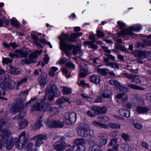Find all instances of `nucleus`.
<instances>
[{"label": "nucleus", "mask_w": 151, "mask_h": 151, "mask_svg": "<svg viewBox=\"0 0 151 151\" xmlns=\"http://www.w3.org/2000/svg\"><path fill=\"white\" fill-rule=\"evenodd\" d=\"M27 78H23L21 79L17 83V86H20L22 83H24L27 82Z\"/></svg>", "instance_id": "0e129e2a"}, {"label": "nucleus", "mask_w": 151, "mask_h": 151, "mask_svg": "<svg viewBox=\"0 0 151 151\" xmlns=\"http://www.w3.org/2000/svg\"><path fill=\"white\" fill-rule=\"evenodd\" d=\"M121 145L122 148H123L125 150L127 151H133V150L132 148L127 145L123 144Z\"/></svg>", "instance_id": "ea45409f"}, {"label": "nucleus", "mask_w": 151, "mask_h": 151, "mask_svg": "<svg viewBox=\"0 0 151 151\" xmlns=\"http://www.w3.org/2000/svg\"><path fill=\"white\" fill-rule=\"evenodd\" d=\"M10 22L13 26H15L17 28L19 27V24L18 21L15 18H12L10 20Z\"/></svg>", "instance_id": "4c0bfd02"}, {"label": "nucleus", "mask_w": 151, "mask_h": 151, "mask_svg": "<svg viewBox=\"0 0 151 151\" xmlns=\"http://www.w3.org/2000/svg\"><path fill=\"white\" fill-rule=\"evenodd\" d=\"M24 101L21 99H19L17 101L15 105V108L17 111H19L27 107V104H29L32 102V100H29L28 102L26 103V104L24 103Z\"/></svg>", "instance_id": "9b49d317"}, {"label": "nucleus", "mask_w": 151, "mask_h": 151, "mask_svg": "<svg viewBox=\"0 0 151 151\" xmlns=\"http://www.w3.org/2000/svg\"><path fill=\"white\" fill-rule=\"evenodd\" d=\"M94 134V132L93 130H89L88 129L87 127V130L86 132V135L85 137L87 136H91L93 135Z\"/></svg>", "instance_id": "864d4df0"}, {"label": "nucleus", "mask_w": 151, "mask_h": 151, "mask_svg": "<svg viewBox=\"0 0 151 151\" xmlns=\"http://www.w3.org/2000/svg\"><path fill=\"white\" fill-rule=\"evenodd\" d=\"M9 46L13 49H15L19 47V45L18 43H16L15 42H10L9 43Z\"/></svg>", "instance_id": "bf43d9fd"}, {"label": "nucleus", "mask_w": 151, "mask_h": 151, "mask_svg": "<svg viewBox=\"0 0 151 151\" xmlns=\"http://www.w3.org/2000/svg\"><path fill=\"white\" fill-rule=\"evenodd\" d=\"M63 89L62 90L64 94L68 95L71 93V89L67 87L62 86L61 87Z\"/></svg>", "instance_id": "f704fd0d"}, {"label": "nucleus", "mask_w": 151, "mask_h": 151, "mask_svg": "<svg viewBox=\"0 0 151 151\" xmlns=\"http://www.w3.org/2000/svg\"><path fill=\"white\" fill-rule=\"evenodd\" d=\"M111 93V91L107 90L103 91L102 96L104 98H108L110 97Z\"/></svg>", "instance_id": "72a5a7b5"}, {"label": "nucleus", "mask_w": 151, "mask_h": 151, "mask_svg": "<svg viewBox=\"0 0 151 151\" xmlns=\"http://www.w3.org/2000/svg\"><path fill=\"white\" fill-rule=\"evenodd\" d=\"M15 138H14L12 139L10 138V139L9 140L6 141V140H5V144H6V147L7 150H11L14 146V144L15 143L16 145V141H14L13 139Z\"/></svg>", "instance_id": "a211bd4d"}, {"label": "nucleus", "mask_w": 151, "mask_h": 151, "mask_svg": "<svg viewBox=\"0 0 151 151\" xmlns=\"http://www.w3.org/2000/svg\"><path fill=\"white\" fill-rule=\"evenodd\" d=\"M49 87H46L45 88V96L49 100L51 101L53 100L54 96H60V92L53 81H51Z\"/></svg>", "instance_id": "7ed1b4c3"}, {"label": "nucleus", "mask_w": 151, "mask_h": 151, "mask_svg": "<svg viewBox=\"0 0 151 151\" xmlns=\"http://www.w3.org/2000/svg\"><path fill=\"white\" fill-rule=\"evenodd\" d=\"M120 91H123L124 92H128V88L124 86L120 85H119L118 87Z\"/></svg>", "instance_id": "603ef678"}, {"label": "nucleus", "mask_w": 151, "mask_h": 151, "mask_svg": "<svg viewBox=\"0 0 151 151\" xmlns=\"http://www.w3.org/2000/svg\"><path fill=\"white\" fill-rule=\"evenodd\" d=\"M90 81L97 84L100 83V77L96 75H94L90 76Z\"/></svg>", "instance_id": "5701e85b"}, {"label": "nucleus", "mask_w": 151, "mask_h": 151, "mask_svg": "<svg viewBox=\"0 0 151 151\" xmlns=\"http://www.w3.org/2000/svg\"><path fill=\"white\" fill-rule=\"evenodd\" d=\"M123 77L131 80V82H134L136 84L140 83L142 82L141 80L139 77L136 75L126 73L123 74Z\"/></svg>", "instance_id": "9d476101"}, {"label": "nucleus", "mask_w": 151, "mask_h": 151, "mask_svg": "<svg viewBox=\"0 0 151 151\" xmlns=\"http://www.w3.org/2000/svg\"><path fill=\"white\" fill-rule=\"evenodd\" d=\"M106 65L108 66H110L114 68L118 69L119 68V64L115 62L107 63L106 64Z\"/></svg>", "instance_id": "79ce46f5"}, {"label": "nucleus", "mask_w": 151, "mask_h": 151, "mask_svg": "<svg viewBox=\"0 0 151 151\" xmlns=\"http://www.w3.org/2000/svg\"><path fill=\"white\" fill-rule=\"evenodd\" d=\"M82 34V33L81 32L74 33L71 34V37H72V38L75 39V38L81 36Z\"/></svg>", "instance_id": "680f3d73"}, {"label": "nucleus", "mask_w": 151, "mask_h": 151, "mask_svg": "<svg viewBox=\"0 0 151 151\" xmlns=\"http://www.w3.org/2000/svg\"><path fill=\"white\" fill-rule=\"evenodd\" d=\"M61 137H56L52 142L54 148L57 151H63L65 149L66 144L62 141Z\"/></svg>", "instance_id": "39448f33"}, {"label": "nucleus", "mask_w": 151, "mask_h": 151, "mask_svg": "<svg viewBox=\"0 0 151 151\" xmlns=\"http://www.w3.org/2000/svg\"><path fill=\"white\" fill-rule=\"evenodd\" d=\"M87 130V126L84 124H82L79 126L77 130L78 135L82 137H85L86 132Z\"/></svg>", "instance_id": "2eb2a0df"}, {"label": "nucleus", "mask_w": 151, "mask_h": 151, "mask_svg": "<svg viewBox=\"0 0 151 151\" xmlns=\"http://www.w3.org/2000/svg\"><path fill=\"white\" fill-rule=\"evenodd\" d=\"M97 35L99 37H103L104 36V34L99 30H98L97 32Z\"/></svg>", "instance_id": "338daca9"}, {"label": "nucleus", "mask_w": 151, "mask_h": 151, "mask_svg": "<svg viewBox=\"0 0 151 151\" xmlns=\"http://www.w3.org/2000/svg\"><path fill=\"white\" fill-rule=\"evenodd\" d=\"M65 102H67L69 103H70L69 101V99H68L65 97H62L61 98H59L56 101V102L58 104H61Z\"/></svg>", "instance_id": "473e14b6"}, {"label": "nucleus", "mask_w": 151, "mask_h": 151, "mask_svg": "<svg viewBox=\"0 0 151 151\" xmlns=\"http://www.w3.org/2000/svg\"><path fill=\"white\" fill-rule=\"evenodd\" d=\"M117 139L116 138L112 139L109 144V146H112L113 145H114L116 143Z\"/></svg>", "instance_id": "69168bd1"}, {"label": "nucleus", "mask_w": 151, "mask_h": 151, "mask_svg": "<svg viewBox=\"0 0 151 151\" xmlns=\"http://www.w3.org/2000/svg\"><path fill=\"white\" fill-rule=\"evenodd\" d=\"M115 49H119L120 50L124 51L126 52L127 51V49H126L124 46L121 45H120L116 43L115 44Z\"/></svg>", "instance_id": "a19ab883"}, {"label": "nucleus", "mask_w": 151, "mask_h": 151, "mask_svg": "<svg viewBox=\"0 0 151 151\" xmlns=\"http://www.w3.org/2000/svg\"><path fill=\"white\" fill-rule=\"evenodd\" d=\"M100 147L98 145H96L92 147V149H94V151H102L100 150Z\"/></svg>", "instance_id": "774afa93"}, {"label": "nucleus", "mask_w": 151, "mask_h": 151, "mask_svg": "<svg viewBox=\"0 0 151 151\" xmlns=\"http://www.w3.org/2000/svg\"><path fill=\"white\" fill-rule=\"evenodd\" d=\"M47 135L45 134H40L31 138L32 140H36L35 145L36 147H39L44 142V141L47 139Z\"/></svg>", "instance_id": "6e6552de"}, {"label": "nucleus", "mask_w": 151, "mask_h": 151, "mask_svg": "<svg viewBox=\"0 0 151 151\" xmlns=\"http://www.w3.org/2000/svg\"><path fill=\"white\" fill-rule=\"evenodd\" d=\"M96 72L99 74L104 76H106L108 72H109V70L107 68H97L96 69Z\"/></svg>", "instance_id": "cd10ccee"}, {"label": "nucleus", "mask_w": 151, "mask_h": 151, "mask_svg": "<svg viewBox=\"0 0 151 151\" xmlns=\"http://www.w3.org/2000/svg\"><path fill=\"white\" fill-rule=\"evenodd\" d=\"M14 87L11 82L0 81V90L4 91L12 89Z\"/></svg>", "instance_id": "f8f14e48"}, {"label": "nucleus", "mask_w": 151, "mask_h": 151, "mask_svg": "<svg viewBox=\"0 0 151 151\" xmlns=\"http://www.w3.org/2000/svg\"><path fill=\"white\" fill-rule=\"evenodd\" d=\"M88 73V70L86 68H82L80 69L79 73L78 74L79 77L84 78Z\"/></svg>", "instance_id": "bb28decb"}, {"label": "nucleus", "mask_w": 151, "mask_h": 151, "mask_svg": "<svg viewBox=\"0 0 151 151\" xmlns=\"http://www.w3.org/2000/svg\"><path fill=\"white\" fill-rule=\"evenodd\" d=\"M119 112L122 116L127 117H130V111L129 110L124 109H120L119 110Z\"/></svg>", "instance_id": "a878e982"}, {"label": "nucleus", "mask_w": 151, "mask_h": 151, "mask_svg": "<svg viewBox=\"0 0 151 151\" xmlns=\"http://www.w3.org/2000/svg\"><path fill=\"white\" fill-rule=\"evenodd\" d=\"M99 142L101 145H105L107 142V139L104 137H102L99 139Z\"/></svg>", "instance_id": "49530a36"}, {"label": "nucleus", "mask_w": 151, "mask_h": 151, "mask_svg": "<svg viewBox=\"0 0 151 151\" xmlns=\"http://www.w3.org/2000/svg\"><path fill=\"white\" fill-rule=\"evenodd\" d=\"M80 50L79 47L76 46L73 49V54L74 55H77L78 53H80Z\"/></svg>", "instance_id": "a18cd8bd"}, {"label": "nucleus", "mask_w": 151, "mask_h": 151, "mask_svg": "<svg viewBox=\"0 0 151 151\" xmlns=\"http://www.w3.org/2000/svg\"><path fill=\"white\" fill-rule=\"evenodd\" d=\"M13 60L9 59L7 58H3L2 59V62L4 64H8L9 63H11L12 62Z\"/></svg>", "instance_id": "3c124183"}, {"label": "nucleus", "mask_w": 151, "mask_h": 151, "mask_svg": "<svg viewBox=\"0 0 151 151\" xmlns=\"http://www.w3.org/2000/svg\"><path fill=\"white\" fill-rule=\"evenodd\" d=\"M60 40V48L64 51L67 55H70L69 52L71 50L74 46L73 45L65 43L66 41L74 42L76 41V39L72 38L71 35L70 37L68 36V34H65L62 33L60 36L58 37Z\"/></svg>", "instance_id": "f257e3e1"}, {"label": "nucleus", "mask_w": 151, "mask_h": 151, "mask_svg": "<svg viewBox=\"0 0 151 151\" xmlns=\"http://www.w3.org/2000/svg\"><path fill=\"white\" fill-rule=\"evenodd\" d=\"M74 143L76 145H74L73 147V151H79L78 150V145H82L85 142V141L83 139H77L74 141Z\"/></svg>", "instance_id": "f3484780"}, {"label": "nucleus", "mask_w": 151, "mask_h": 151, "mask_svg": "<svg viewBox=\"0 0 151 151\" xmlns=\"http://www.w3.org/2000/svg\"><path fill=\"white\" fill-rule=\"evenodd\" d=\"M133 55L135 57L142 59L145 58L147 53L145 51L136 50L133 52Z\"/></svg>", "instance_id": "dca6fc26"}, {"label": "nucleus", "mask_w": 151, "mask_h": 151, "mask_svg": "<svg viewBox=\"0 0 151 151\" xmlns=\"http://www.w3.org/2000/svg\"><path fill=\"white\" fill-rule=\"evenodd\" d=\"M41 104L37 102H35L30 109L31 112L34 111H41Z\"/></svg>", "instance_id": "4be33fe9"}, {"label": "nucleus", "mask_w": 151, "mask_h": 151, "mask_svg": "<svg viewBox=\"0 0 151 151\" xmlns=\"http://www.w3.org/2000/svg\"><path fill=\"white\" fill-rule=\"evenodd\" d=\"M49 60V58L47 55H45L43 58L44 62H41V65L42 67L44 66L45 65V63L47 64Z\"/></svg>", "instance_id": "09e8293b"}, {"label": "nucleus", "mask_w": 151, "mask_h": 151, "mask_svg": "<svg viewBox=\"0 0 151 151\" xmlns=\"http://www.w3.org/2000/svg\"><path fill=\"white\" fill-rule=\"evenodd\" d=\"M31 38L34 40V42H37V41H38L39 40V38L35 35L33 34H31Z\"/></svg>", "instance_id": "13d9d810"}, {"label": "nucleus", "mask_w": 151, "mask_h": 151, "mask_svg": "<svg viewBox=\"0 0 151 151\" xmlns=\"http://www.w3.org/2000/svg\"><path fill=\"white\" fill-rule=\"evenodd\" d=\"M110 83L111 85L117 87L119 86L120 85L119 83L115 79L110 80Z\"/></svg>", "instance_id": "c03bdc74"}, {"label": "nucleus", "mask_w": 151, "mask_h": 151, "mask_svg": "<svg viewBox=\"0 0 151 151\" xmlns=\"http://www.w3.org/2000/svg\"><path fill=\"white\" fill-rule=\"evenodd\" d=\"M99 108L100 109L99 110L100 111V114H105L106 112L107 109L105 106H99Z\"/></svg>", "instance_id": "5fc2aeb1"}, {"label": "nucleus", "mask_w": 151, "mask_h": 151, "mask_svg": "<svg viewBox=\"0 0 151 151\" xmlns=\"http://www.w3.org/2000/svg\"><path fill=\"white\" fill-rule=\"evenodd\" d=\"M14 53H15V56L19 58H26L29 52L24 49L21 50H15Z\"/></svg>", "instance_id": "ddd939ff"}, {"label": "nucleus", "mask_w": 151, "mask_h": 151, "mask_svg": "<svg viewBox=\"0 0 151 151\" xmlns=\"http://www.w3.org/2000/svg\"><path fill=\"white\" fill-rule=\"evenodd\" d=\"M122 138L126 141H129L130 140V136L127 134L123 133L121 135Z\"/></svg>", "instance_id": "de8ad7c7"}, {"label": "nucleus", "mask_w": 151, "mask_h": 151, "mask_svg": "<svg viewBox=\"0 0 151 151\" xmlns=\"http://www.w3.org/2000/svg\"><path fill=\"white\" fill-rule=\"evenodd\" d=\"M42 51V50H36L34 52L30 53L28 56L29 58L22 60L21 62V63L24 65L37 62V60L36 58L38 57V55L41 53Z\"/></svg>", "instance_id": "20e7f679"}, {"label": "nucleus", "mask_w": 151, "mask_h": 151, "mask_svg": "<svg viewBox=\"0 0 151 151\" xmlns=\"http://www.w3.org/2000/svg\"><path fill=\"white\" fill-rule=\"evenodd\" d=\"M26 115V114L25 111H21L18 115L15 116L12 119H15L17 120H19L23 119L25 116Z\"/></svg>", "instance_id": "7c9ffc66"}, {"label": "nucleus", "mask_w": 151, "mask_h": 151, "mask_svg": "<svg viewBox=\"0 0 151 151\" xmlns=\"http://www.w3.org/2000/svg\"><path fill=\"white\" fill-rule=\"evenodd\" d=\"M142 29L141 26L138 25H135L129 27V28L122 30L121 32L117 34L119 36L123 35H133L132 30L133 31H139Z\"/></svg>", "instance_id": "423d86ee"}, {"label": "nucleus", "mask_w": 151, "mask_h": 151, "mask_svg": "<svg viewBox=\"0 0 151 151\" xmlns=\"http://www.w3.org/2000/svg\"><path fill=\"white\" fill-rule=\"evenodd\" d=\"M108 126L110 128L113 129H120L121 127V125L116 123H110L108 124Z\"/></svg>", "instance_id": "e433bc0d"}, {"label": "nucleus", "mask_w": 151, "mask_h": 151, "mask_svg": "<svg viewBox=\"0 0 151 151\" xmlns=\"http://www.w3.org/2000/svg\"><path fill=\"white\" fill-rule=\"evenodd\" d=\"M46 124L50 128H62L64 126L63 123L59 120H50L47 122Z\"/></svg>", "instance_id": "1a4fd4ad"}, {"label": "nucleus", "mask_w": 151, "mask_h": 151, "mask_svg": "<svg viewBox=\"0 0 151 151\" xmlns=\"http://www.w3.org/2000/svg\"><path fill=\"white\" fill-rule=\"evenodd\" d=\"M99 106H92L91 108V109L94 112L95 115L100 114V111H99Z\"/></svg>", "instance_id": "58836bf2"}, {"label": "nucleus", "mask_w": 151, "mask_h": 151, "mask_svg": "<svg viewBox=\"0 0 151 151\" xmlns=\"http://www.w3.org/2000/svg\"><path fill=\"white\" fill-rule=\"evenodd\" d=\"M149 109L147 107L138 106L137 108L136 111L139 114L143 113L147 111Z\"/></svg>", "instance_id": "2f4dec72"}, {"label": "nucleus", "mask_w": 151, "mask_h": 151, "mask_svg": "<svg viewBox=\"0 0 151 151\" xmlns=\"http://www.w3.org/2000/svg\"><path fill=\"white\" fill-rule=\"evenodd\" d=\"M147 38H151V35H148ZM145 43L138 42L137 45V47L138 48L144 47L146 45H148L151 46V39L150 41H147L146 40L144 41Z\"/></svg>", "instance_id": "aec40b11"}, {"label": "nucleus", "mask_w": 151, "mask_h": 151, "mask_svg": "<svg viewBox=\"0 0 151 151\" xmlns=\"http://www.w3.org/2000/svg\"><path fill=\"white\" fill-rule=\"evenodd\" d=\"M3 78H2L1 80V82H9V75H6L4 76H3Z\"/></svg>", "instance_id": "052dcab7"}, {"label": "nucleus", "mask_w": 151, "mask_h": 151, "mask_svg": "<svg viewBox=\"0 0 151 151\" xmlns=\"http://www.w3.org/2000/svg\"><path fill=\"white\" fill-rule=\"evenodd\" d=\"M41 111H49L51 108V106L48 103H44L41 102Z\"/></svg>", "instance_id": "c85d7f7f"}, {"label": "nucleus", "mask_w": 151, "mask_h": 151, "mask_svg": "<svg viewBox=\"0 0 151 151\" xmlns=\"http://www.w3.org/2000/svg\"><path fill=\"white\" fill-rule=\"evenodd\" d=\"M8 72L14 75H17L20 73V70L18 68H15L13 67L11 64L9 65Z\"/></svg>", "instance_id": "6ab92c4d"}, {"label": "nucleus", "mask_w": 151, "mask_h": 151, "mask_svg": "<svg viewBox=\"0 0 151 151\" xmlns=\"http://www.w3.org/2000/svg\"><path fill=\"white\" fill-rule=\"evenodd\" d=\"M76 113L72 112H67L65 114L64 122L68 125L73 124L76 121Z\"/></svg>", "instance_id": "0eeeda50"}, {"label": "nucleus", "mask_w": 151, "mask_h": 151, "mask_svg": "<svg viewBox=\"0 0 151 151\" xmlns=\"http://www.w3.org/2000/svg\"><path fill=\"white\" fill-rule=\"evenodd\" d=\"M62 72L63 74L66 77L69 78L71 76V75L68 74V71L65 68H63L62 69Z\"/></svg>", "instance_id": "37998d69"}, {"label": "nucleus", "mask_w": 151, "mask_h": 151, "mask_svg": "<svg viewBox=\"0 0 151 151\" xmlns=\"http://www.w3.org/2000/svg\"><path fill=\"white\" fill-rule=\"evenodd\" d=\"M46 76L44 74H41L39 78L38 81L39 85L42 88H44L46 83Z\"/></svg>", "instance_id": "412c9836"}, {"label": "nucleus", "mask_w": 151, "mask_h": 151, "mask_svg": "<svg viewBox=\"0 0 151 151\" xmlns=\"http://www.w3.org/2000/svg\"><path fill=\"white\" fill-rule=\"evenodd\" d=\"M27 125V121L25 119L23 120L19 123V129H23L26 127Z\"/></svg>", "instance_id": "c9c22d12"}, {"label": "nucleus", "mask_w": 151, "mask_h": 151, "mask_svg": "<svg viewBox=\"0 0 151 151\" xmlns=\"http://www.w3.org/2000/svg\"><path fill=\"white\" fill-rule=\"evenodd\" d=\"M44 119L42 116H39L38 119H37L35 124L34 125L36 129H39L42 126V122Z\"/></svg>", "instance_id": "b1692460"}, {"label": "nucleus", "mask_w": 151, "mask_h": 151, "mask_svg": "<svg viewBox=\"0 0 151 151\" xmlns=\"http://www.w3.org/2000/svg\"><path fill=\"white\" fill-rule=\"evenodd\" d=\"M90 39L93 40L92 41H86L84 42V44L85 45H88V47L91 48L94 50L96 49L98 46L94 44V42H96L95 36L93 35L90 36L89 37Z\"/></svg>", "instance_id": "4468645a"}, {"label": "nucleus", "mask_w": 151, "mask_h": 151, "mask_svg": "<svg viewBox=\"0 0 151 151\" xmlns=\"http://www.w3.org/2000/svg\"><path fill=\"white\" fill-rule=\"evenodd\" d=\"M126 69L129 70L130 72L132 73H137V72L138 70L137 69L133 70L132 68H129V65H127L126 66Z\"/></svg>", "instance_id": "e2e57ef3"}, {"label": "nucleus", "mask_w": 151, "mask_h": 151, "mask_svg": "<svg viewBox=\"0 0 151 151\" xmlns=\"http://www.w3.org/2000/svg\"><path fill=\"white\" fill-rule=\"evenodd\" d=\"M6 123L5 119L0 116V132L1 133V139H0V149L2 148L5 143V140L10 139L12 134L11 131L7 129H2V126Z\"/></svg>", "instance_id": "f03ea898"}, {"label": "nucleus", "mask_w": 151, "mask_h": 151, "mask_svg": "<svg viewBox=\"0 0 151 151\" xmlns=\"http://www.w3.org/2000/svg\"><path fill=\"white\" fill-rule=\"evenodd\" d=\"M104 101V99H103L101 96H98L94 101L95 103H100Z\"/></svg>", "instance_id": "4d7b16f0"}, {"label": "nucleus", "mask_w": 151, "mask_h": 151, "mask_svg": "<svg viewBox=\"0 0 151 151\" xmlns=\"http://www.w3.org/2000/svg\"><path fill=\"white\" fill-rule=\"evenodd\" d=\"M49 110V111L52 113L54 114H57L58 113V108L55 107H52L51 106V108Z\"/></svg>", "instance_id": "8fccbe9b"}, {"label": "nucleus", "mask_w": 151, "mask_h": 151, "mask_svg": "<svg viewBox=\"0 0 151 151\" xmlns=\"http://www.w3.org/2000/svg\"><path fill=\"white\" fill-rule=\"evenodd\" d=\"M91 124L92 125L96 127H99L104 129H106L108 127L106 124L102 123L96 121H92Z\"/></svg>", "instance_id": "393cba45"}, {"label": "nucleus", "mask_w": 151, "mask_h": 151, "mask_svg": "<svg viewBox=\"0 0 151 151\" xmlns=\"http://www.w3.org/2000/svg\"><path fill=\"white\" fill-rule=\"evenodd\" d=\"M65 66L66 67L71 68L73 70L75 69V65L71 62H68L66 64Z\"/></svg>", "instance_id": "6e6d98bb"}, {"label": "nucleus", "mask_w": 151, "mask_h": 151, "mask_svg": "<svg viewBox=\"0 0 151 151\" xmlns=\"http://www.w3.org/2000/svg\"><path fill=\"white\" fill-rule=\"evenodd\" d=\"M127 86L128 87L135 90H139L141 91H144L145 90V89L142 87L132 83L128 84Z\"/></svg>", "instance_id": "c756f323"}]
</instances>
